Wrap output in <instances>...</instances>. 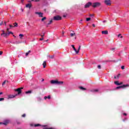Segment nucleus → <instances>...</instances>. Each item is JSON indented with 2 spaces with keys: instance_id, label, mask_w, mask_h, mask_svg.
Returning <instances> with one entry per match:
<instances>
[{
  "instance_id": "f257e3e1",
  "label": "nucleus",
  "mask_w": 129,
  "mask_h": 129,
  "mask_svg": "<svg viewBox=\"0 0 129 129\" xmlns=\"http://www.w3.org/2000/svg\"><path fill=\"white\" fill-rule=\"evenodd\" d=\"M101 6V3L99 2H95L92 3V7L95 9V8H98Z\"/></svg>"
},
{
  "instance_id": "f03ea898",
  "label": "nucleus",
  "mask_w": 129,
  "mask_h": 129,
  "mask_svg": "<svg viewBox=\"0 0 129 129\" xmlns=\"http://www.w3.org/2000/svg\"><path fill=\"white\" fill-rule=\"evenodd\" d=\"M129 85L126 84V85H123L122 86H118L116 88V89H120V88H122L123 89H124V88H126V87H128Z\"/></svg>"
},
{
  "instance_id": "7ed1b4c3",
  "label": "nucleus",
  "mask_w": 129,
  "mask_h": 129,
  "mask_svg": "<svg viewBox=\"0 0 129 129\" xmlns=\"http://www.w3.org/2000/svg\"><path fill=\"white\" fill-rule=\"evenodd\" d=\"M22 89H24V88L21 87V88H19L17 89H15V91L18 92V94H17V95H20V94H21V93H22Z\"/></svg>"
},
{
  "instance_id": "20e7f679",
  "label": "nucleus",
  "mask_w": 129,
  "mask_h": 129,
  "mask_svg": "<svg viewBox=\"0 0 129 129\" xmlns=\"http://www.w3.org/2000/svg\"><path fill=\"white\" fill-rule=\"evenodd\" d=\"M62 18L60 17L59 15L55 16L53 17V20L54 21H60V20H61Z\"/></svg>"
},
{
  "instance_id": "39448f33",
  "label": "nucleus",
  "mask_w": 129,
  "mask_h": 129,
  "mask_svg": "<svg viewBox=\"0 0 129 129\" xmlns=\"http://www.w3.org/2000/svg\"><path fill=\"white\" fill-rule=\"evenodd\" d=\"M10 122V120H5L4 122H0V124H4V125H7L8 123Z\"/></svg>"
},
{
  "instance_id": "423d86ee",
  "label": "nucleus",
  "mask_w": 129,
  "mask_h": 129,
  "mask_svg": "<svg viewBox=\"0 0 129 129\" xmlns=\"http://www.w3.org/2000/svg\"><path fill=\"white\" fill-rule=\"evenodd\" d=\"M90 6H92V3L88 2L85 5V8L87 9L88 8H89Z\"/></svg>"
},
{
  "instance_id": "0eeeda50",
  "label": "nucleus",
  "mask_w": 129,
  "mask_h": 129,
  "mask_svg": "<svg viewBox=\"0 0 129 129\" xmlns=\"http://www.w3.org/2000/svg\"><path fill=\"white\" fill-rule=\"evenodd\" d=\"M104 4L106 6H110L111 5V3L110 2V0H105Z\"/></svg>"
},
{
  "instance_id": "6e6552de",
  "label": "nucleus",
  "mask_w": 129,
  "mask_h": 129,
  "mask_svg": "<svg viewBox=\"0 0 129 129\" xmlns=\"http://www.w3.org/2000/svg\"><path fill=\"white\" fill-rule=\"evenodd\" d=\"M35 14V15H38L40 18H43V13L36 12Z\"/></svg>"
},
{
  "instance_id": "1a4fd4ad",
  "label": "nucleus",
  "mask_w": 129,
  "mask_h": 129,
  "mask_svg": "<svg viewBox=\"0 0 129 129\" xmlns=\"http://www.w3.org/2000/svg\"><path fill=\"white\" fill-rule=\"evenodd\" d=\"M58 82V80H51L50 81L51 84H55L57 85Z\"/></svg>"
},
{
  "instance_id": "9d476101",
  "label": "nucleus",
  "mask_w": 129,
  "mask_h": 129,
  "mask_svg": "<svg viewBox=\"0 0 129 129\" xmlns=\"http://www.w3.org/2000/svg\"><path fill=\"white\" fill-rule=\"evenodd\" d=\"M16 96H18V94H16L15 95H9L8 96V99H10V98H15Z\"/></svg>"
},
{
  "instance_id": "9b49d317",
  "label": "nucleus",
  "mask_w": 129,
  "mask_h": 129,
  "mask_svg": "<svg viewBox=\"0 0 129 129\" xmlns=\"http://www.w3.org/2000/svg\"><path fill=\"white\" fill-rule=\"evenodd\" d=\"M1 36H3V37H4L5 38H7L8 36H9V34L6 32H4L1 34Z\"/></svg>"
},
{
  "instance_id": "f8f14e48",
  "label": "nucleus",
  "mask_w": 129,
  "mask_h": 129,
  "mask_svg": "<svg viewBox=\"0 0 129 129\" xmlns=\"http://www.w3.org/2000/svg\"><path fill=\"white\" fill-rule=\"evenodd\" d=\"M91 92H93V93H95L96 92H98L99 91V89H93L90 90Z\"/></svg>"
},
{
  "instance_id": "ddd939ff",
  "label": "nucleus",
  "mask_w": 129,
  "mask_h": 129,
  "mask_svg": "<svg viewBox=\"0 0 129 129\" xmlns=\"http://www.w3.org/2000/svg\"><path fill=\"white\" fill-rule=\"evenodd\" d=\"M72 47L74 50L75 51V52H76V54H78V51H77V49H76V48L74 46V45H72Z\"/></svg>"
},
{
  "instance_id": "4468645a",
  "label": "nucleus",
  "mask_w": 129,
  "mask_h": 129,
  "mask_svg": "<svg viewBox=\"0 0 129 129\" xmlns=\"http://www.w3.org/2000/svg\"><path fill=\"white\" fill-rule=\"evenodd\" d=\"M26 8H28L29 9L32 8V4H28L26 5Z\"/></svg>"
},
{
  "instance_id": "2eb2a0df",
  "label": "nucleus",
  "mask_w": 129,
  "mask_h": 129,
  "mask_svg": "<svg viewBox=\"0 0 129 129\" xmlns=\"http://www.w3.org/2000/svg\"><path fill=\"white\" fill-rule=\"evenodd\" d=\"M102 34L104 35H107L108 34V31H107V30L103 31H102Z\"/></svg>"
},
{
  "instance_id": "dca6fc26",
  "label": "nucleus",
  "mask_w": 129,
  "mask_h": 129,
  "mask_svg": "<svg viewBox=\"0 0 129 129\" xmlns=\"http://www.w3.org/2000/svg\"><path fill=\"white\" fill-rule=\"evenodd\" d=\"M63 83H64V82L57 81V85H62V84Z\"/></svg>"
},
{
  "instance_id": "f3484780",
  "label": "nucleus",
  "mask_w": 129,
  "mask_h": 129,
  "mask_svg": "<svg viewBox=\"0 0 129 129\" xmlns=\"http://www.w3.org/2000/svg\"><path fill=\"white\" fill-rule=\"evenodd\" d=\"M80 89H81V90H83V91L86 90V88H84L83 87L80 86L79 87Z\"/></svg>"
},
{
  "instance_id": "a211bd4d",
  "label": "nucleus",
  "mask_w": 129,
  "mask_h": 129,
  "mask_svg": "<svg viewBox=\"0 0 129 129\" xmlns=\"http://www.w3.org/2000/svg\"><path fill=\"white\" fill-rule=\"evenodd\" d=\"M55 55H48L47 56V57H49V58H50V59H54V57Z\"/></svg>"
},
{
  "instance_id": "6ab92c4d",
  "label": "nucleus",
  "mask_w": 129,
  "mask_h": 129,
  "mask_svg": "<svg viewBox=\"0 0 129 129\" xmlns=\"http://www.w3.org/2000/svg\"><path fill=\"white\" fill-rule=\"evenodd\" d=\"M13 25V28H17L18 27V23L17 22L14 23Z\"/></svg>"
},
{
  "instance_id": "aec40b11",
  "label": "nucleus",
  "mask_w": 129,
  "mask_h": 129,
  "mask_svg": "<svg viewBox=\"0 0 129 129\" xmlns=\"http://www.w3.org/2000/svg\"><path fill=\"white\" fill-rule=\"evenodd\" d=\"M47 98H48V99H51V96H45L44 97V99H47Z\"/></svg>"
},
{
  "instance_id": "412c9836",
  "label": "nucleus",
  "mask_w": 129,
  "mask_h": 129,
  "mask_svg": "<svg viewBox=\"0 0 129 129\" xmlns=\"http://www.w3.org/2000/svg\"><path fill=\"white\" fill-rule=\"evenodd\" d=\"M34 126H35V127H37L38 126H42V125H41L40 124H35L34 125Z\"/></svg>"
},
{
  "instance_id": "4be33fe9",
  "label": "nucleus",
  "mask_w": 129,
  "mask_h": 129,
  "mask_svg": "<svg viewBox=\"0 0 129 129\" xmlns=\"http://www.w3.org/2000/svg\"><path fill=\"white\" fill-rule=\"evenodd\" d=\"M26 94H30L31 93H32V91H26L25 92Z\"/></svg>"
},
{
  "instance_id": "5701e85b",
  "label": "nucleus",
  "mask_w": 129,
  "mask_h": 129,
  "mask_svg": "<svg viewBox=\"0 0 129 129\" xmlns=\"http://www.w3.org/2000/svg\"><path fill=\"white\" fill-rule=\"evenodd\" d=\"M43 68H46V61H44L43 63Z\"/></svg>"
},
{
  "instance_id": "b1692460",
  "label": "nucleus",
  "mask_w": 129,
  "mask_h": 129,
  "mask_svg": "<svg viewBox=\"0 0 129 129\" xmlns=\"http://www.w3.org/2000/svg\"><path fill=\"white\" fill-rule=\"evenodd\" d=\"M114 84H115L116 85L119 86V82L118 81H115V82H114Z\"/></svg>"
},
{
  "instance_id": "393cba45",
  "label": "nucleus",
  "mask_w": 129,
  "mask_h": 129,
  "mask_svg": "<svg viewBox=\"0 0 129 129\" xmlns=\"http://www.w3.org/2000/svg\"><path fill=\"white\" fill-rule=\"evenodd\" d=\"M7 34H8V36H10V34H12V35H13L14 33H13V32L12 31H8V33Z\"/></svg>"
},
{
  "instance_id": "a878e982",
  "label": "nucleus",
  "mask_w": 129,
  "mask_h": 129,
  "mask_svg": "<svg viewBox=\"0 0 129 129\" xmlns=\"http://www.w3.org/2000/svg\"><path fill=\"white\" fill-rule=\"evenodd\" d=\"M37 100H38V101H42V99L41 98V97H37Z\"/></svg>"
},
{
  "instance_id": "bb28decb",
  "label": "nucleus",
  "mask_w": 129,
  "mask_h": 129,
  "mask_svg": "<svg viewBox=\"0 0 129 129\" xmlns=\"http://www.w3.org/2000/svg\"><path fill=\"white\" fill-rule=\"evenodd\" d=\"M53 22V20H51L50 21H49V23H48L47 24V25H51V24H52V23Z\"/></svg>"
},
{
  "instance_id": "cd10ccee",
  "label": "nucleus",
  "mask_w": 129,
  "mask_h": 129,
  "mask_svg": "<svg viewBox=\"0 0 129 129\" xmlns=\"http://www.w3.org/2000/svg\"><path fill=\"white\" fill-rule=\"evenodd\" d=\"M90 20H91V18H86V21L87 22H89V21H90Z\"/></svg>"
},
{
  "instance_id": "c85d7f7f",
  "label": "nucleus",
  "mask_w": 129,
  "mask_h": 129,
  "mask_svg": "<svg viewBox=\"0 0 129 129\" xmlns=\"http://www.w3.org/2000/svg\"><path fill=\"white\" fill-rule=\"evenodd\" d=\"M46 17H43V18H42L41 19V22H44V21H45V20H46Z\"/></svg>"
},
{
  "instance_id": "c756f323",
  "label": "nucleus",
  "mask_w": 129,
  "mask_h": 129,
  "mask_svg": "<svg viewBox=\"0 0 129 129\" xmlns=\"http://www.w3.org/2000/svg\"><path fill=\"white\" fill-rule=\"evenodd\" d=\"M19 37H20V39H22V37H24V34H19Z\"/></svg>"
},
{
  "instance_id": "7c9ffc66",
  "label": "nucleus",
  "mask_w": 129,
  "mask_h": 129,
  "mask_svg": "<svg viewBox=\"0 0 129 129\" xmlns=\"http://www.w3.org/2000/svg\"><path fill=\"white\" fill-rule=\"evenodd\" d=\"M80 49H81V46L80 45L79 46L78 50H77V51H78V53H79V51H80Z\"/></svg>"
},
{
  "instance_id": "2f4dec72",
  "label": "nucleus",
  "mask_w": 129,
  "mask_h": 129,
  "mask_svg": "<svg viewBox=\"0 0 129 129\" xmlns=\"http://www.w3.org/2000/svg\"><path fill=\"white\" fill-rule=\"evenodd\" d=\"M5 100V98H0V101H4Z\"/></svg>"
},
{
  "instance_id": "473e14b6",
  "label": "nucleus",
  "mask_w": 129,
  "mask_h": 129,
  "mask_svg": "<svg viewBox=\"0 0 129 129\" xmlns=\"http://www.w3.org/2000/svg\"><path fill=\"white\" fill-rule=\"evenodd\" d=\"M90 17L91 18H94V14H90Z\"/></svg>"
},
{
  "instance_id": "72a5a7b5",
  "label": "nucleus",
  "mask_w": 129,
  "mask_h": 129,
  "mask_svg": "<svg viewBox=\"0 0 129 129\" xmlns=\"http://www.w3.org/2000/svg\"><path fill=\"white\" fill-rule=\"evenodd\" d=\"M97 68H98V69H101V66L98 65V66H97Z\"/></svg>"
},
{
  "instance_id": "f704fd0d",
  "label": "nucleus",
  "mask_w": 129,
  "mask_h": 129,
  "mask_svg": "<svg viewBox=\"0 0 129 129\" xmlns=\"http://www.w3.org/2000/svg\"><path fill=\"white\" fill-rule=\"evenodd\" d=\"M73 36H75V33H71V37H73Z\"/></svg>"
},
{
  "instance_id": "c9c22d12",
  "label": "nucleus",
  "mask_w": 129,
  "mask_h": 129,
  "mask_svg": "<svg viewBox=\"0 0 129 129\" xmlns=\"http://www.w3.org/2000/svg\"><path fill=\"white\" fill-rule=\"evenodd\" d=\"M42 126L43 127H47L48 126V125H42Z\"/></svg>"
},
{
  "instance_id": "e433bc0d",
  "label": "nucleus",
  "mask_w": 129,
  "mask_h": 129,
  "mask_svg": "<svg viewBox=\"0 0 129 129\" xmlns=\"http://www.w3.org/2000/svg\"><path fill=\"white\" fill-rule=\"evenodd\" d=\"M20 43H21V42H19L18 41H16L15 42H13V44H20Z\"/></svg>"
},
{
  "instance_id": "4c0bfd02",
  "label": "nucleus",
  "mask_w": 129,
  "mask_h": 129,
  "mask_svg": "<svg viewBox=\"0 0 129 129\" xmlns=\"http://www.w3.org/2000/svg\"><path fill=\"white\" fill-rule=\"evenodd\" d=\"M17 124H21V122L19 121H16Z\"/></svg>"
},
{
  "instance_id": "58836bf2",
  "label": "nucleus",
  "mask_w": 129,
  "mask_h": 129,
  "mask_svg": "<svg viewBox=\"0 0 129 129\" xmlns=\"http://www.w3.org/2000/svg\"><path fill=\"white\" fill-rule=\"evenodd\" d=\"M122 114H123V115H124L125 116H126L127 115V114H126V113H123Z\"/></svg>"
},
{
  "instance_id": "ea45409f",
  "label": "nucleus",
  "mask_w": 129,
  "mask_h": 129,
  "mask_svg": "<svg viewBox=\"0 0 129 129\" xmlns=\"http://www.w3.org/2000/svg\"><path fill=\"white\" fill-rule=\"evenodd\" d=\"M121 69H122V70H123V69H124V66H122L121 67Z\"/></svg>"
},
{
  "instance_id": "a19ab883",
  "label": "nucleus",
  "mask_w": 129,
  "mask_h": 129,
  "mask_svg": "<svg viewBox=\"0 0 129 129\" xmlns=\"http://www.w3.org/2000/svg\"><path fill=\"white\" fill-rule=\"evenodd\" d=\"M22 117H26V114H23L22 115Z\"/></svg>"
},
{
  "instance_id": "79ce46f5",
  "label": "nucleus",
  "mask_w": 129,
  "mask_h": 129,
  "mask_svg": "<svg viewBox=\"0 0 129 129\" xmlns=\"http://www.w3.org/2000/svg\"><path fill=\"white\" fill-rule=\"evenodd\" d=\"M2 25H4V21H2V22L0 23V26H2Z\"/></svg>"
},
{
  "instance_id": "37998d69",
  "label": "nucleus",
  "mask_w": 129,
  "mask_h": 129,
  "mask_svg": "<svg viewBox=\"0 0 129 129\" xmlns=\"http://www.w3.org/2000/svg\"><path fill=\"white\" fill-rule=\"evenodd\" d=\"M119 76H120V74H118V75L117 76V78H119Z\"/></svg>"
},
{
  "instance_id": "c03bdc74",
  "label": "nucleus",
  "mask_w": 129,
  "mask_h": 129,
  "mask_svg": "<svg viewBox=\"0 0 129 129\" xmlns=\"http://www.w3.org/2000/svg\"><path fill=\"white\" fill-rule=\"evenodd\" d=\"M6 81H5L3 83L2 85L4 86V85H5V84H6Z\"/></svg>"
},
{
  "instance_id": "a18cd8bd",
  "label": "nucleus",
  "mask_w": 129,
  "mask_h": 129,
  "mask_svg": "<svg viewBox=\"0 0 129 129\" xmlns=\"http://www.w3.org/2000/svg\"><path fill=\"white\" fill-rule=\"evenodd\" d=\"M9 27H10V28H14V26L12 25H9Z\"/></svg>"
},
{
  "instance_id": "49530a36",
  "label": "nucleus",
  "mask_w": 129,
  "mask_h": 129,
  "mask_svg": "<svg viewBox=\"0 0 129 129\" xmlns=\"http://www.w3.org/2000/svg\"><path fill=\"white\" fill-rule=\"evenodd\" d=\"M125 120H127V118H125L124 119H123V121H125Z\"/></svg>"
},
{
  "instance_id": "de8ad7c7",
  "label": "nucleus",
  "mask_w": 129,
  "mask_h": 129,
  "mask_svg": "<svg viewBox=\"0 0 129 129\" xmlns=\"http://www.w3.org/2000/svg\"><path fill=\"white\" fill-rule=\"evenodd\" d=\"M43 40H44V38H41L40 39V41H43Z\"/></svg>"
},
{
  "instance_id": "09e8293b",
  "label": "nucleus",
  "mask_w": 129,
  "mask_h": 129,
  "mask_svg": "<svg viewBox=\"0 0 129 129\" xmlns=\"http://www.w3.org/2000/svg\"><path fill=\"white\" fill-rule=\"evenodd\" d=\"M111 50L112 51H113V50H115V48H112L111 49Z\"/></svg>"
},
{
  "instance_id": "8fccbe9b",
  "label": "nucleus",
  "mask_w": 129,
  "mask_h": 129,
  "mask_svg": "<svg viewBox=\"0 0 129 129\" xmlns=\"http://www.w3.org/2000/svg\"><path fill=\"white\" fill-rule=\"evenodd\" d=\"M4 25H5V26H7V22H4Z\"/></svg>"
},
{
  "instance_id": "3c124183",
  "label": "nucleus",
  "mask_w": 129,
  "mask_h": 129,
  "mask_svg": "<svg viewBox=\"0 0 129 129\" xmlns=\"http://www.w3.org/2000/svg\"><path fill=\"white\" fill-rule=\"evenodd\" d=\"M119 85H122L123 83L122 82L119 83Z\"/></svg>"
},
{
  "instance_id": "603ef678",
  "label": "nucleus",
  "mask_w": 129,
  "mask_h": 129,
  "mask_svg": "<svg viewBox=\"0 0 129 129\" xmlns=\"http://www.w3.org/2000/svg\"><path fill=\"white\" fill-rule=\"evenodd\" d=\"M34 2L38 3V2H40V0H35V1H34Z\"/></svg>"
},
{
  "instance_id": "864d4df0",
  "label": "nucleus",
  "mask_w": 129,
  "mask_h": 129,
  "mask_svg": "<svg viewBox=\"0 0 129 129\" xmlns=\"http://www.w3.org/2000/svg\"><path fill=\"white\" fill-rule=\"evenodd\" d=\"M121 36V34H119L118 35V37L119 38Z\"/></svg>"
},
{
  "instance_id": "5fc2aeb1",
  "label": "nucleus",
  "mask_w": 129,
  "mask_h": 129,
  "mask_svg": "<svg viewBox=\"0 0 129 129\" xmlns=\"http://www.w3.org/2000/svg\"><path fill=\"white\" fill-rule=\"evenodd\" d=\"M42 38H43L44 37V36H45V33H43V34L42 35H41Z\"/></svg>"
},
{
  "instance_id": "6e6d98bb",
  "label": "nucleus",
  "mask_w": 129,
  "mask_h": 129,
  "mask_svg": "<svg viewBox=\"0 0 129 129\" xmlns=\"http://www.w3.org/2000/svg\"><path fill=\"white\" fill-rule=\"evenodd\" d=\"M28 55H29V52H26V56H28Z\"/></svg>"
},
{
  "instance_id": "4d7b16f0",
  "label": "nucleus",
  "mask_w": 129,
  "mask_h": 129,
  "mask_svg": "<svg viewBox=\"0 0 129 129\" xmlns=\"http://www.w3.org/2000/svg\"><path fill=\"white\" fill-rule=\"evenodd\" d=\"M40 88V87L37 86V87H35V89H37V88Z\"/></svg>"
},
{
  "instance_id": "13d9d810",
  "label": "nucleus",
  "mask_w": 129,
  "mask_h": 129,
  "mask_svg": "<svg viewBox=\"0 0 129 129\" xmlns=\"http://www.w3.org/2000/svg\"><path fill=\"white\" fill-rule=\"evenodd\" d=\"M2 54H3V52L0 51V55H2Z\"/></svg>"
},
{
  "instance_id": "bf43d9fd",
  "label": "nucleus",
  "mask_w": 129,
  "mask_h": 129,
  "mask_svg": "<svg viewBox=\"0 0 129 129\" xmlns=\"http://www.w3.org/2000/svg\"><path fill=\"white\" fill-rule=\"evenodd\" d=\"M103 23H106V20H104V21H103Z\"/></svg>"
},
{
  "instance_id": "052dcab7",
  "label": "nucleus",
  "mask_w": 129,
  "mask_h": 129,
  "mask_svg": "<svg viewBox=\"0 0 129 129\" xmlns=\"http://www.w3.org/2000/svg\"><path fill=\"white\" fill-rule=\"evenodd\" d=\"M63 18H66L67 16L65 15H64L63 16Z\"/></svg>"
},
{
  "instance_id": "680f3d73",
  "label": "nucleus",
  "mask_w": 129,
  "mask_h": 129,
  "mask_svg": "<svg viewBox=\"0 0 129 129\" xmlns=\"http://www.w3.org/2000/svg\"><path fill=\"white\" fill-rule=\"evenodd\" d=\"M7 31L8 32H9V31H10V28H7Z\"/></svg>"
},
{
  "instance_id": "e2e57ef3",
  "label": "nucleus",
  "mask_w": 129,
  "mask_h": 129,
  "mask_svg": "<svg viewBox=\"0 0 129 129\" xmlns=\"http://www.w3.org/2000/svg\"><path fill=\"white\" fill-rule=\"evenodd\" d=\"M30 126H34V125H33V124H30Z\"/></svg>"
},
{
  "instance_id": "0e129e2a",
  "label": "nucleus",
  "mask_w": 129,
  "mask_h": 129,
  "mask_svg": "<svg viewBox=\"0 0 129 129\" xmlns=\"http://www.w3.org/2000/svg\"><path fill=\"white\" fill-rule=\"evenodd\" d=\"M21 11L24 12V9L21 8Z\"/></svg>"
},
{
  "instance_id": "69168bd1",
  "label": "nucleus",
  "mask_w": 129,
  "mask_h": 129,
  "mask_svg": "<svg viewBox=\"0 0 129 129\" xmlns=\"http://www.w3.org/2000/svg\"><path fill=\"white\" fill-rule=\"evenodd\" d=\"M120 37L121 38V39H122V38H123V36H120Z\"/></svg>"
},
{
  "instance_id": "338daca9",
  "label": "nucleus",
  "mask_w": 129,
  "mask_h": 129,
  "mask_svg": "<svg viewBox=\"0 0 129 129\" xmlns=\"http://www.w3.org/2000/svg\"><path fill=\"white\" fill-rule=\"evenodd\" d=\"M92 26H93V27H95V24H93Z\"/></svg>"
},
{
  "instance_id": "774afa93",
  "label": "nucleus",
  "mask_w": 129,
  "mask_h": 129,
  "mask_svg": "<svg viewBox=\"0 0 129 129\" xmlns=\"http://www.w3.org/2000/svg\"><path fill=\"white\" fill-rule=\"evenodd\" d=\"M36 72H33V74H35V73H36Z\"/></svg>"
}]
</instances>
